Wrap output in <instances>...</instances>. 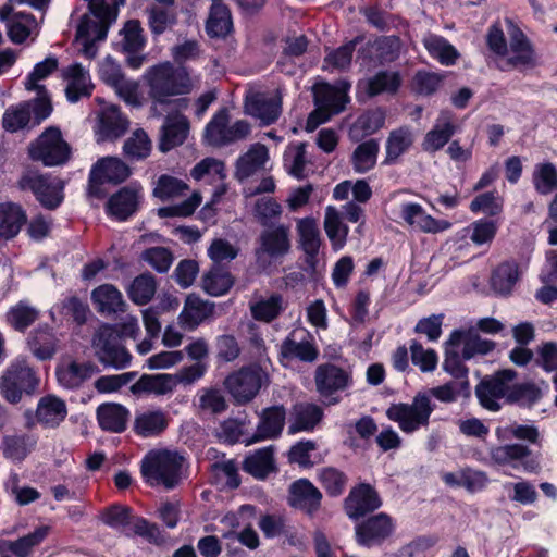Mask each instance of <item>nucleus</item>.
I'll return each mask as SVG.
<instances>
[{"instance_id": "nucleus-40", "label": "nucleus", "mask_w": 557, "mask_h": 557, "mask_svg": "<svg viewBox=\"0 0 557 557\" xmlns=\"http://www.w3.org/2000/svg\"><path fill=\"white\" fill-rule=\"evenodd\" d=\"M26 222V213L21 206L12 202L0 205V235L7 239L14 237Z\"/></svg>"}, {"instance_id": "nucleus-18", "label": "nucleus", "mask_w": 557, "mask_h": 557, "mask_svg": "<svg viewBox=\"0 0 557 557\" xmlns=\"http://www.w3.org/2000/svg\"><path fill=\"white\" fill-rule=\"evenodd\" d=\"M510 45L508 54L499 60L498 67L506 71L510 67L532 65L535 61L534 50L525 35L510 23Z\"/></svg>"}, {"instance_id": "nucleus-16", "label": "nucleus", "mask_w": 557, "mask_h": 557, "mask_svg": "<svg viewBox=\"0 0 557 557\" xmlns=\"http://www.w3.org/2000/svg\"><path fill=\"white\" fill-rule=\"evenodd\" d=\"M131 174L129 168L115 157L100 159L91 169L89 176V193L102 197L101 185L104 183L120 184Z\"/></svg>"}, {"instance_id": "nucleus-34", "label": "nucleus", "mask_w": 557, "mask_h": 557, "mask_svg": "<svg viewBox=\"0 0 557 557\" xmlns=\"http://www.w3.org/2000/svg\"><path fill=\"white\" fill-rule=\"evenodd\" d=\"M414 141V135L410 127L401 126L393 129L385 143V158L383 164H394L406 153Z\"/></svg>"}, {"instance_id": "nucleus-2", "label": "nucleus", "mask_w": 557, "mask_h": 557, "mask_svg": "<svg viewBox=\"0 0 557 557\" xmlns=\"http://www.w3.org/2000/svg\"><path fill=\"white\" fill-rule=\"evenodd\" d=\"M185 459L177 451L156 449L149 451L141 462V473L151 486L174 488L183 479Z\"/></svg>"}, {"instance_id": "nucleus-17", "label": "nucleus", "mask_w": 557, "mask_h": 557, "mask_svg": "<svg viewBox=\"0 0 557 557\" xmlns=\"http://www.w3.org/2000/svg\"><path fill=\"white\" fill-rule=\"evenodd\" d=\"M267 379L265 372L260 367L243 368L225 380V386L239 404L251 400L259 392Z\"/></svg>"}, {"instance_id": "nucleus-63", "label": "nucleus", "mask_w": 557, "mask_h": 557, "mask_svg": "<svg viewBox=\"0 0 557 557\" xmlns=\"http://www.w3.org/2000/svg\"><path fill=\"white\" fill-rule=\"evenodd\" d=\"M49 533V527L42 525L37 528L34 532L20 537L16 541L10 542L8 548L16 557H27L33 548L41 543Z\"/></svg>"}, {"instance_id": "nucleus-9", "label": "nucleus", "mask_w": 557, "mask_h": 557, "mask_svg": "<svg viewBox=\"0 0 557 557\" xmlns=\"http://www.w3.org/2000/svg\"><path fill=\"white\" fill-rule=\"evenodd\" d=\"M21 190H30L46 209L53 210L63 201V183L57 177L45 175L35 170H26L17 181Z\"/></svg>"}, {"instance_id": "nucleus-31", "label": "nucleus", "mask_w": 557, "mask_h": 557, "mask_svg": "<svg viewBox=\"0 0 557 557\" xmlns=\"http://www.w3.org/2000/svg\"><path fill=\"white\" fill-rule=\"evenodd\" d=\"M189 133V122L183 114H169L161 129L160 150L166 152L181 146Z\"/></svg>"}, {"instance_id": "nucleus-56", "label": "nucleus", "mask_w": 557, "mask_h": 557, "mask_svg": "<svg viewBox=\"0 0 557 557\" xmlns=\"http://www.w3.org/2000/svg\"><path fill=\"white\" fill-rule=\"evenodd\" d=\"M281 355L286 359H299L305 362H313L317 360L319 351L312 341L305 339L296 342L288 337L281 345Z\"/></svg>"}, {"instance_id": "nucleus-61", "label": "nucleus", "mask_w": 557, "mask_h": 557, "mask_svg": "<svg viewBox=\"0 0 557 557\" xmlns=\"http://www.w3.org/2000/svg\"><path fill=\"white\" fill-rule=\"evenodd\" d=\"M32 122L30 104L26 102L11 106L2 117L3 127L9 132L23 129Z\"/></svg>"}, {"instance_id": "nucleus-38", "label": "nucleus", "mask_w": 557, "mask_h": 557, "mask_svg": "<svg viewBox=\"0 0 557 557\" xmlns=\"http://www.w3.org/2000/svg\"><path fill=\"white\" fill-rule=\"evenodd\" d=\"M324 230L335 251L344 248L349 227L343 222L342 213L333 206L325 208Z\"/></svg>"}, {"instance_id": "nucleus-6", "label": "nucleus", "mask_w": 557, "mask_h": 557, "mask_svg": "<svg viewBox=\"0 0 557 557\" xmlns=\"http://www.w3.org/2000/svg\"><path fill=\"white\" fill-rule=\"evenodd\" d=\"M434 406L426 393H418L411 403L393 404L386 410L387 418L397 423L404 433H413L428 426Z\"/></svg>"}, {"instance_id": "nucleus-25", "label": "nucleus", "mask_w": 557, "mask_h": 557, "mask_svg": "<svg viewBox=\"0 0 557 557\" xmlns=\"http://www.w3.org/2000/svg\"><path fill=\"white\" fill-rule=\"evenodd\" d=\"M321 499V492L307 479H300L289 487V505L309 515L319 509Z\"/></svg>"}, {"instance_id": "nucleus-32", "label": "nucleus", "mask_w": 557, "mask_h": 557, "mask_svg": "<svg viewBox=\"0 0 557 557\" xmlns=\"http://www.w3.org/2000/svg\"><path fill=\"white\" fill-rule=\"evenodd\" d=\"M323 410L315 404L300 403L293 407L290 413L288 433L295 434L304 431H312L322 420Z\"/></svg>"}, {"instance_id": "nucleus-51", "label": "nucleus", "mask_w": 557, "mask_h": 557, "mask_svg": "<svg viewBox=\"0 0 557 557\" xmlns=\"http://www.w3.org/2000/svg\"><path fill=\"white\" fill-rule=\"evenodd\" d=\"M230 10L222 2L212 3L206 29L210 37H224L232 29Z\"/></svg>"}, {"instance_id": "nucleus-12", "label": "nucleus", "mask_w": 557, "mask_h": 557, "mask_svg": "<svg viewBox=\"0 0 557 557\" xmlns=\"http://www.w3.org/2000/svg\"><path fill=\"white\" fill-rule=\"evenodd\" d=\"M392 214L395 221L426 234L442 233L451 227L449 221L433 218L420 203L413 201L398 202L392 209Z\"/></svg>"}, {"instance_id": "nucleus-33", "label": "nucleus", "mask_w": 557, "mask_h": 557, "mask_svg": "<svg viewBox=\"0 0 557 557\" xmlns=\"http://www.w3.org/2000/svg\"><path fill=\"white\" fill-rule=\"evenodd\" d=\"M7 26L10 40L16 45L25 42L27 38L34 41L39 34V23L28 13L15 12Z\"/></svg>"}, {"instance_id": "nucleus-24", "label": "nucleus", "mask_w": 557, "mask_h": 557, "mask_svg": "<svg viewBox=\"0 0 557 557\" xmlns=\"http://www.w3.org/2000/svg\"><path fill=\"white\" fill-rule=\"evenodd\" d=\"M456 132L457 126L453 114L446 111L441 112L432 128L425 134L421 144L422 149L429 153L441 150Z\"/></svg>"}, {"instance_id": "nucleus-37", "label": "nucleus", "mask_w": 557, "mask_h": 557, "mask_svg": "<svg viewBox=\"0 0 557 557\" xmlns=\"http://www.w3.org/2000/svg\"><path fill=\"white\" fill-rule=\"evenodd\" d=\"M97 372V367L90 362L77 363L71 361L57 369L59 383L66 388L78 387L85 380Z\"/></svg>"}, {"instance_id": "nucleus-59", "label": "nucleus", "mask_w": 557, "mask_h": 557, "mask_svg": "<svg viewBox=\"0 0 557 557\" xmlns=\"http://www.w3.org/2000/svg\"><path fill=\"white\" fill-rule=\"evenodd\" d=\"M188 189V184L183 180L163 174L154 183L153 195L161 200H169L184 196Z\"/></svg>"}, {"instance_id": "nucleus-52", "label": "nucleus", "mask_w": 557, "mask_h": 557, "mask_svg": "<svg viewBox=\"0 0 557 557\" xmlns=\"http://www.w3.org/2000/svg\"><path fill=\"white\" fill-rule=\"evenodd\" d=\"M108 211L117 220H126L137 207L136 189L123 188L108 201Z\"/></svg>"}, {"instance_id": "nucleus-45", "label": "nucleus", "mask_w": 557, "mask_h": 557, "mask_svg": "<svg viewBox=\"0 0 557 557\" xmlns=\"http://www.w3.org/2000/svg\"><path fill=\"white\" fill-rule=\"evenodd\" d=\"M243 469L257 479H264L275 470L272 447H264L255 450L247 456Z\"/></svg>"}, {"instance_id": "nucleus-26", "label": "nucleus", "mask_w": 557, "mask_h": 557, "mask_svg": "<svg viewBox=\"0 0 557 557\" xmlns=\"http://www.w3.org/2000/svg\"><path fill=\"white\" fill-rule=\"evenodd\" d=\"M190 176L197 182L207 180L210 184L221 183L213 194L212 203L216 202L226 190L223 184L226 178V168L222 160L211 157L202 159L190 170Z\"/></svg>"}, {"instance_id": "nucleus-27", "label": "nucleus", "mask_w": 557, "mask_h": 557, "mask_svg": "<svg viewBox=\"0 0 557 557\" xmlns=\"http://www.w3.org/2000/svg\"><path fill=\"white\" fill-rule=\"evenodd\" d=\"M66 81V99L75 103L83 97H89L94 89L89 71L79 63L67 66L63 73Z\"/></svg>"}, {"instance_id": "nucleus-58", "label": "nucleus", "mask_w": 557, "mask_h": 557, "mask_svg": "<svg viewBox=\"0 0 557 557\" xmlns=\"http://www.w3.org/2000/svg\"><path fill=\"white\" fill-rule=\"evenodd\" d=\"M283 162L284 169L289 175L302 178L307 165L306 144L294 143L288 145L283 156Z\"/></svg>"}, {"instance_id": "nucleus-23", "label": "nucleus", "mask_w": 557, "mask_h": 557, "mask_svg": "<svg viewBox=\"0 0 557 557\" xmlns=\"http://www.w3.org/2000/svg\"><path fill=\"white\" fill-rule=\"evenodd\" d=\"M128 127V119L119 111L117 107L108 106L98 114L97 141L115 140L122 137Z\"/></svg>"}, {"instance_id": "nucleus-22", "label": "nucleus", "mask_w": 557, "mask_h": 557, "mask_svg": "<svg viewBox=\"0 0 557 557\" xmlns=\"http://www.w3.org/2000/svg\"><path fill=\"white\" fill-rule=\"evenodd\" d=\"M392 519L386 513L375 515L356 527L357 542L367 547L380 544L393 532Z\"/></svg>"}, {"instance_id": "nucleus-53", "label": "nucleus", "mask_w": 557, "mask_h": 557, "mask_svg": "<svg viewBox=\"0 0 557 557\" xmlns=\"http://www.w3.org/2000/svg\"><path fill=\"white\" fill-rule=\"evenodd\" d=\"M57 345L58 339L48 327L36 330L28 339L30 351L40 360L52 358L57 351Z\"/></svg>"}, {"instance_id": "nucleus-19", "label": "nucleus", "mask_w": 557, "mask_h": 557, "mask_svg": "<svg viewBox=\"0 0 557 557\" xmlns=\"http://www.w3.org/2000/svg\"><path fill=\"white\" fill-rule=\"evenodd\" d=\"M314 381L317 391L323 398H330L335 393L350 386V373L335 364H321L315 370Z\"/></svg>"}, {"instance_id": "nucleus-60", "label": "nucleus", "mask_w": 557, "mask_h": 557, "mask_svg": "<svg viewBox=\"0 0 557 557\" xmlns=\"http://www.w3.org/2000/svg\"><path fill=\"white\" fill-rule=\"evenodd\" d=\"M519 278V269L515 262L502 263L493 273L492 287L496 293L508 294Z\"/></svg>"}, {"instance_id": "nucleus-7", "label": "nucleus", "mask_w": 557, "mask_h": 557, "mask_svg": "<svg viewBox=\"0 0 557 557\" xmlns=\"http://www.w3.org/2000/svg\"><path fill=\"white\" fill-rule=\"evenodd\" d=\"M493 445L488 449L490 463L499 468L522 470L527 473H539L542 469L541 455L521 443H507Z\"/></svg>"}, {"instance_id": "nucleus-41", "label": "nucleus", "mask_w": 557, "mask_h": 557, "mask_svg": "<svg viewBox=\"0 0 557 557\" xmlns=\"http://www.w3.org/2000/svg\"><path fill=\"white\" fill-rule=\"evenodd\" d=\"M101 520L107 525L120 529L127 535H136L139 532L136 516L127 507L112 506L102 511Z\"/></svg>"}, {"instance_id": "nucleus-44", "label": "nucleus", "mask_w": 557, "mask_h": 557, "mask_svg": "<svg viewBox=\"0 0 557 557\" xmlns=\"http://www.w3.org/2000/svg\"><path fill=\"white\" fill-rule=\"evenodd\" d=\"M284 309V299L280 294H271L267 297H256L250 302V311L253 319L262 322H271L276 319Z\"/></svg>"}, {"instance_id": "nucleus-10", "label": "nucleus", "mask_w": 557, "mask_h": 557, "mask_svg": "<svg viewBox=\"0 0 557 557\" xmlns=\"http://www.w3.org/2000/svg\"><path fill=\"white\" fill-rule=\"evenodd\" d=\"M244 112L259 120L262 126L275 123L282 113L281 90L262 91L250 86L245 94Z\"/></svg>"}, {"instance_id": "nucleus-4", "label": "nucleus", "mask_w": 557, "mask_h": 557, "mask_svg": "<svg viewBox=\"0 0 557 557\" xmlns=\"http://www.w3.org/2000/svg\"><path fill=\"white\" fill-rule=\"evenodd\" d=\"M350 84L339 81L334 85L319 83L313 87L315 110L307 119L306 131L313 132L319 125L325 123L334 114L342 112L349 101L348 90Z\"/></svg>"}, {"instance_id": "nucleus-28", "label": "nucleus", "mask_w": 557, "mask_h": 557, "mask_svg": "<svg viewBox=\"0 0 557 557\" xmlns=\"http://www.w3.org/2000/svg\"><path fill=\"white\" fill-rule=\"evenodd\" d=\"M285 409L281 406L264 409L256 433L251 438H243L246 445L276 437L281 434L285 422Z\"/></svg>"}, {"instance_id": "nucleus-36", "label": "nucleus", "mask_w": 557, "mask_h": 557, "mask_svg": "<svg viewBox=\"0 0 557 557\" xmlns=\"http://www.w3.org/2000/svg\"><path fill=\"white\" fill-rule=\"evenodd\" d=\"M66 414L65 403L53 395L42 397L36 410L38 421L48 428L58 426L65 419Z\"/></svg>"}, {"instance_id": "nucleus-55", "label": "nucleus", "mask_w": 557, "mask_h": 557, "mask_svg": "<svg viewBox=\"0 0 557 557\" xmlns=\"http://www.w3.org/2000/svg\"><path fill=\"white\" fill-rule=\"evenodd\" d=\"M231 273L220 267H212L202 277V288L211 296H221L233 286Z\"/></svg>"}, {"instance_id": "nucleus-35", "label": "nucleus", "mask_w": 557, "mask_h": 557, "mask_svg": "<svg viewBox=\"0 0 557 557\" xmlns=\"http://www.w3.org/2000/svg\"><path fill=\"white\" fill-rule=\"evenodd\" d=\"M495 437L498 442H509L516 438L533 445H540L542 440L541 432L535 424H521L516 421L498 425L495 429Z\"/></svg>"}, {"instance_id": "nucleus-20", "label": "nucleus", "mask_w": 557, "mask_h": 557, "mask_svg": "<svg viewBox=\"0 0 557 557\" xmlns=\"http://www.w3.org/2000/svg\"><path fill=\"white\" fill-rule=\"evenodd\" d=\"M270 162L269 149L265 145L256 143L249 146L246 152L240 154L235 162L234 176L239 182L267 170Z\"/></svg>"}, {"instance_id": "nucleus-29", "label": "nucleus", "mask_w": 557, "mask_h": 557, "mask_svg": "<svg viewBox=\"0 0 557 557\" xmlns=\"http://www.w3.org/2000/svg\"><path fill=\"white\" fill-rule=\"evenodd\" d=\"M213 314V305L195 294H189L178 315L180 325L187 330H196L206 319Z\"/></svg>"}, {"instance_id": "nucleus-30", "label": "nucleus", "mask_w": 557, "mask_h": 557, "mask_svg": "<svg viewBox=\"0 0 557 557\" xmlns=\"http://www.w3.org/2000/svg\"><path fill=\"white\" fill-rule=\"evenodd\" d=\"M449 345L461 346L463 360H469L475 356H484L495 348V343L480 337L471 331L456 330L449 335Z\"/></svg>"}, {"instance_id": "nucleus-13", "label": "nucleus", "mask_w": 557, "mask_h": 557, "mask_svg": "<svg viewBox=\"0 0 557 557\" xmlns=\"http://www.w3.org/2000/svg\"><path fill=\"white\" fill-rule=\"evenodd\" d=\"M70 153V146L57 127H48L29 147L30 158L47 166L63 164Z\"/></svg>"}, {"instance_id": "nucleus-64", "label": "nucleus", "mask_w": 557, "mask_h": 557, "mask_svg": "<svg viewBox=\"0 0 557 557\" xmlns=\"http://www.w3.org/2000/svg\"><path fill=\"white\" fill-rule=\"evenodd\" d=\"M533 183L535 189L542 194L547 195L557 187V170L550 162L537 164L533 173Z\"/></svg>"}, {"instance_id": "nucleus-54", "label": "nucleus", "mask_w": 557, "mask_h": 557, "mask_svg": "<svg viewBox=\"0 0 557 557\" xmlns=\"http://www.w3.org/2000/svg\"><path fill=\"white\" fill-rule=\"evenodd\" d=\"M379 150L380 146L375 139H370L358 145L351 156L354 170L357 173H366L372 170L376 164Z\"/></svg>"}, {"instance_id": "nucleus-57", "label": "nucleus", "mask_w": 557, "mask_h": 557, "mask_svg": "<svg viewBox=\"0 0 557 557\" xmlns=\"http://www.w3.org/2000/svg\"><path fill=\"white\" fill-rule=\"evenodd\" d=\"M39 317V310L27 301H20L7 312V322L16 331H25Z\"/></svg>"}, {"instance_id": "nucleus-14", "label": "nucleus", "mask_w": 557, "mask_h": 557, "mask_svg": "<svg viewBox=\"0 0 557 557\" xmlns=\"http://www.w3.org/2000/svg\"><path fill=\"white\" fill-rule=\"evenodd\" d=\"M516 375V371L505 369L483 380L475 389L481 406L490 411H498L503 399L511 400Z\"/></svg>"}, {"instance_id": "nucleus-5", "label": "nucleus", "mask_w": 557, "mask_h": 557, "mask_svg": "<svg viewBox=\"0 0 557 557\" xmlns=\"http://www.w3.org/2000/svg\"><path fill=\"white\" fill-rule=\"evenodd\" d=\"M40 380L25 358L12 360L0 375V395L10 404H17L24 395H33Z\"/></svg>"}, {"instance_id": "nucleus-49", "label": "nucleus", "mask_w": 557, "mask_h": 557, "mask_svg": "<svg viewBox=\"0 0 557 557\" xmlns=\"http://www.w3.org/2000/svg\"><path fill=\"white\" fill-rule=\"evenodd\" d=\"M359 88H364L370 97L383 92H396L400 86V77L397 72L381 71L371 78L360 82Z\"/></svg>"}, {"instance_id": "nucleus-48", "label": "nucleus", "mask_w": 557, "mask_h": 557, "mask_svg": "<svg viewBox=\"0 0 557 557\" xmlns=\"http://www.w3.org/2000/svg\"><path fill=\"white\" fill-rule=\"evenodd\" d=\"M400 52V40L395 36H387L376 39L372 44H368L363 53L374 58L380 64L395 61Z\"/></svg>"}, {"instance_id": "nucleus-11", "label": "nucleus", "mask_w": 557, "mask_h": 557, "mask_svg": "<svg viewBox=\"0 0 557 557\" xmlns=\"http://www.w3.org/2000/svg\"><path fill=\"white\" fill-rule=\"evenodd\" d=\"M230 115L226 109L219 110L205 128V140L208 145L222 147L243 140L251 132L249 122L237 120L230 124Z\"/></svg>"}, {"instance_id": "nucleus-1", "label": "nucleus", "mask_w": 557, "mask_h": 557, "mask_svg": "<svg viewBox=\"0 0 557 557\" xmlns=\"http://www.w3.org/2000/svg\"><path fill=\"white\" fill-rule=\"evenodd\" d=\"M89 12L85 13L77 25L76 39L82 42V52L92 59L97 51L94 44L107 37L110 25L117 17V9L124 0H85Z\"/></svg>"}, {"instance_id": "nucleus-8", "label": "nucleus", "mask_w": 557, "mask_h": 557, "mask_svg": "<svg viewBox=\"0 0 557 557\" xmlns=\"http://www.w3.org/2000/svg\"><path fill=\"white\" fill-rule=\"evenodd\" d=\"M91 346L95 356L104 367L124 369L131 363V354L120 344L117 331L109 324L96 331Z\"/></svg>"}, {"instance_id": "nucleus-46", "label": "nucleus", "mask_w": 557, "mask_h": 557, "mask_svg": "<svg viewBox=\"0 0 557 557\" xmlns=\"http://www.w3.org/2000/svg\"><path fill=\"white\" fill-rule=\"evenodd\" d=\"M91 299L101 313L124 311L125 302L122 300V294L113 285L104 284L95 288Z\"/></svg>"}, {"instance_id": "nucleus-62", "label": "nucleus", "mask_w": 557, "mask_h": 557, "mask_svg": "<svg viewBox=\"0 0 557 557\" xmlns=\"http://www.w3.org/2000/svg\"><path fill=\"white\" fill-rule=\"evenodd\" d=\"M412 363L423 373L433 372L438 363V357L435 350L424 348L421 343L413 339L409 346Z\"/></svg>"}, {"instance_id": "nucleus-3", "label": "nucleus", "mask_w": 557, "mask_h": 557, "mask_svg": "<svg viewBox=\"0 0 557 557\" xmlns=\"http://www.w3.org/2000/svg\"><path fill=\"white\" fill-rule=\"evenodd\" d=\"M152 98L164 103L168 98L187 95L193 90V82L186 67H175L171 62L153 66L147 73Z\"/></svg>"}, {"instance_id": "nucleus-50", "label": "nucleus", "mask_w": 557, "mask_h": 557, "mask_svg": "<svg viewBox=\"0 0 557 557\" xmlns=\"http://www.w3.org/2000/svg\"><path fill=\"white\" fill-rule=\"evenodd\" d=\"M385 114L381 110H372L361 114L349 129V136L352 140L359 141L363 137L376 133L383 127Z\"/></svg>"}, {"instance_id": "nucleus-15", "label": "nucleus", "mask_w": 557, "mask_h": 557, "mask_svg": "<svg viewBox=\"0 0 557 557\" xmlns=\"http://www.w3.org/2000/svg\"><path fill=\"white\" fill-rule=\"evenodd\" d=\"M292 248L290 230L284 224L272 225L261 232L256 258L259 263L277 261L289 253Z\"/></svg>"}, {"instance_id": "nucleus-21", "label": "nucleus", "mask_w": 557, "mask_h": 557, "mask_svg": "<svg viewBox=\"0 0 557 557\" xmlns=\"http://www.w3.org/2000/svg\"><path fill=\"white\" fill-rule=\"evenodd\" d=\"M381 505L382 500L377 492L364 483L354 487L345 500L346 512L354 520L376 510Z\"/></svg>"}, {"instance_id": "nucleus-43", "label": "nucleus", "mask_w": 557, "mask_h": 557, "mask_svg": "<svg viewBox=\"0 0 557 557\" xmlns=\"http://www.w3.org/2000/svg\"><path fill=\"white\" fill-rule=\"evenodd\" d=\"M121 41L119 46L121 51L126 55V62L132 69L139 67V23L137 21H128L120 32Z\"/></svg>"}, {"instance_id": "nucleus-42", "label": "nucleus", "mask_w": 557, "mask_h": 557, "mask_svg": "<svg viewBox=\"0 0 557 557\" xmlns=\"http://www.w3.org/2000/svg\"><path fill=\"white\" fill-rule=\"evenodd\" d=\"M422 41L429 54L443 65H453L459 58L457 49L440 35L426 34Z\"/></svg>"}, {"instance_id": "nucleus-39", "label": "nucleus", "mask_w": 557, "mask_h": 557, "mask_svg": "<svg viewBox=\"0 0 557 557\" xmlns=\"http://www.w3.org/2000/svg\"><path fill=\"white\" fill-rule=\"evenodd\" d=\"M296 231L299 237V245L308 258L317 257L320 246L321 236L318 222L313 218H304L297 221Z\"/></svg>"}, {"instance_id": "nucleus-47", "label": "nucleus", "mask_w": 557, "mask_h": 557, "mask_svg": "<svg viewBox=\"0 0 557 557\" xmlns=\"http://www.w3.org/2000/svg\"><path fill=\"white\" fill-rule=\"evenodd\" d=\"M100 426L110 432H122L126 426L128 411L119 404H103L97 409Z\"/></svg>"}]
</instances>
